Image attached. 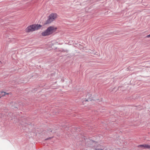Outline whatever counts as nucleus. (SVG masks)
I'll list each match as a JSON object with an SVG mask.
<instances>
[{
    "label": "nucleus",
    "instance_id": "10",
    "mask_svg": "<svg viewBox=\"0 0 150 150\" xmlns=\"http://www.w3.org/2000/svg\"><path fill=\"white\" fill-rule=\"evenodd\" d=\"M52 138V137H49V138H47V139H45V140H48V139H50Z\"/></svg>",
    "mask_w": 150,
    "mask_h": 150
},
{
    "label": "nucleus",
    "instance_id": "8",
    "mask_svg": "<svg viewBox=\"0 0 150 150\" xmlns=\"http://www.w3.org/2000/svg\"><path fill=\"white\" fill-rule=\"evenodd\" d=\"M48 132L50 133V132H52V130L51 129H49L48 130Z\"/></svg>",
    "mask_w": 150,
    "mask_h": 150
},
{
    "label": "nucleus",
    "instance_id": "9",
    "mask_svg": "<svg viewBox=\"0 0 150 150\" xmlns=\"http://www.w3.org/2000/svg\"><path fill=\"white\" fill-rule=\"evenodd\" d=\"M150 37V34L149 35H147L146 36V38H149Z\"/></svg>",
    "mask_w": 150,
    "mask_h": 150
},
{
    "label": "nucleus",
    "instance_id": "5",
    "mask_svg": "<svg viewBox=\"0 0 150 150\" xmlns=\"http://www.w3.org/2000/svg\"><path fill=\"white\" fill-rule=\"evenodd\" d=\"M139 147H144V149H150V146L148 145H142L139 146Z\"/></svg>",
    "mask_w": 150,
    "mask_h": 150
},
{
    "label": "nucleus",
    "instance_id": "6",
    "mask_svg": "<svg viewBox=\"0 0 150 150\" xmlns=\"http://www.w3.org/2000/svg\"><path fill=\"white\" fill-rule=\"evenodd\" d=\"M86 97L87 98H89V99L91 100L92 98L91 96H89V95H88L86 96Z\"/></svg>",
    "mask_w": 150,
    "mask_h": 150
},
{
    "label": "nucleus",
    "instance_id": "1",
    "mask_svg": "<svg viewBox=\"0 0 150 150\" xmlns=\"http://www.w3.org/2000/svg\"><path fill=\"white\" fill-rule=\"evenodd\" d=\"M88 146L89 147H92L95 150H108L106 147L101 146L98 144L97 142L90 141L89 142Z\"/></svg>",
    "mask_w": 150,
    "mask_h": 150
},
{
    "label": "nucleus",
    "instance_id": "3",
    "mask_svg": "<svg viewBox=\"0 0 150 150\" xmlns=\"http://www.w3.org/2000/svg\"><path fill=\"white\" fill-rule=\"evenodd\" d=\"M42 25L40 24H33L28 26L25 29V31L27 33L32 32L40 29Z\"/></svg>",
    "mask_w": 150,
    "mask_h": 150
},
{
    "label": "nucleus",
    "instance_id": "2",
    "mask_svg": "<svg viewBox=\"0 0 150 150\" xmlns=\"http://www.w3.org/2000/svg\"><path fill=\"white\" fill-rule=\"evenodd\" d=\"M57 28V27L53 26H49L47 29L41 33L43 36H49L55 32Z\"/></svg>",
    "mask_w": 150,
    "mask_h": 150
},
{
    "label": "nucleus",
    "instance_id": "11",
    "mask_svg": "<svg viewBox=\"0 0 150 150\" xmlns=\"http://www.w3.org/2000/svg\"><path fill=\"white\" fill-rule=\"evenodd\" d=\"M5 94L4 93V95H3L2 96H5Z\"/></svg>",
    "mask_w": 150,
    "mask_h": 150
},
{
    "label": "nucleus",
    "instance_id": "7",
    "mask_svg": "<svg viewBox=\"0 0 150 150\" xmlns=\"http://www.w3.org/2000/svg\"><path fill=\"white\" fill-rule=\"evenodd\" d=\"M1 93H4L5 94V95H8L9 94V93H6V92H1Z\"/></svg>",
    "mask_w": 150,
    "mask_h": 150
},
{
    "label": "nucleus",
    "instance_id": "4",
    "mask_svg": "<svg viewBox=\"0 0 150 150\" xmlns=\"http://www.w3.org/2000/svg\"><path fill=\"white\" fill-rule=\"evenodd\" d=\"M57 15L56 13H52L48 16V19L46 21V24H49L56 19Z\"/></svg>",
    "mask_w": 150,
    "mask_h": 150
}]
</instances>
